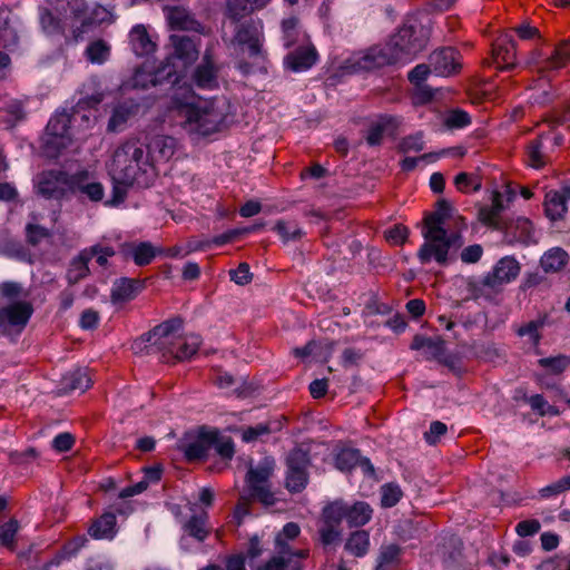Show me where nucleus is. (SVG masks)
Segmentation results:
<instances>
[{"label":"nucleus","mask_w":570,"mask_h":570,"mask_svg":"<svg viewBox=\"0 0 570 570\" xmlns=\"http://www.w3.org/2000/svg\"><path fill=\"white\" fill-rule=\"evenodd\" d=\"M453 213L452 204L442 198L435 203V209L425 215L422 228L424 243L417 252L422 264L435 261L439 265L445 266L458 259L461 232L448 227V220L452 218Z\"/></svg>","instance_id":"nucleus-1"},{"label":"nucleus","mask_w":570,"mask_h":570,"mask_svg":"<svg viewBox=\"0 0 570 570\" xmlns=\"http://www.w3.org/2000/svg\"><path fill=\"white\" fill-rule=\"evenodd\" d=\"M452 311L444 313L438 317L439 323L444 326L448 332L443 336H425L416 334L410 345L411 350L424 351L428 360H436L449 370H451L459 377L462 374V361L460 352L450 353L449 345L452 340H456L459 332L455 331L461 326V304L459 301L451 303Z\"/></svg>","instance_id":"nucleus-2"},{"label":"nucleus","mask_w":570,"mask_h":570,"mask_svg":"<svg viewBox=\"0 0 570 570\" xmlns=\"http://www.w3.org/2000/svg\"><path fill=\"white\" fill-rule=\"evenodd\" d=\"M109 170L114 181L124 186L148 187L156 177L151 160L145 156V145L136 139L115 150Z\"/></svg>","instance_id":"nucleus-3"},{"label":"nucleus","mask_w":570,"mask_h":570,"mask_svg":"<svg viewBox=\"0 0 570 570\" xmlns=\"http://www.w3.org/2000/svg\"><path fill=\"white\" fill-rule=\"evenodd\" d=\"M431 35V21L428 17H407L397 31L386 42L397 63L412 61L423 51Z\"/></svg>","instance_id":"nucleus-4"},{"label":"nucleus","mask_w":570,"mask_h":570,"mask_svg":"<svg viewBox=\"0 0 570 570\" xmlns=\"http://www.w3.org/2000/svg\"><path fill=\"white\" fill-rule=\"evenodd\" d=\"M521 272V265L514 256H504L500 258L492 271L484 278L478 281L469 278L466 291L470 298H491L502 286L517 279Z\"/></svg>","instance_id":"nucleus-5"},{"label":"nucleus","mask_w":570,"mask_h":570,"mask_svg":"<svg viewBox=\"0 0 570 570\" xmlns=\"http://www.w3.org/2000/svg\"><path fill=\"white\" fill-rule=\"evenodd\" d=\"M179 317L167 320L136 338L131 344L135 354H158L163 357L174 355L176 345L174 334L181 327Z\"/></svg>","instance_id":"nucleus-6"},{"label":"nucleus","mask_w":570,"mask_h":570,"mask_svg":"<svg viewBox=\"0 0 570 570\" xmlns=\"http://www.w3.org/2000/svg\"><path fill=\"white\" fill-rule=\"evenodd\" d=\"M184 115L191 128L203 136H208L219 130L226 118L225 100L214 98L188 104Z\"/></svg>","instance_id":"nucleus-7"},{"label":"nucleus","mask_w":570,"mask_h":570,"mask_svg":"<svg viewBox=\"0 0 570 570\" xmlns=\"http://www.w3.org/2000/svg\"><path fill=\"white\" fill-rule=\"evenodd\" d=\"M78 112L66 110L56 112L46 127L45 148L49 157H57L72 140L71 122Z\"/></svg>","instance_id":"nucleus-8"},{"label":"nucleus","mask_w":570,"mask_h":570,"mask_svg":"<svg viewBox=\"0 0 570 570\" xmlns=\"http://www.w3.org/2000/svg\"><path fill=\"white\" fill-rule=\"evenodd\" d=\"M396 60L387 43L374 45L365 50L353 53L345 68L351 72L372 71L390 65H396Z\"/></svg>","instance_id":"nucleus-9"},{"label":"nucleus","mask_w":570,"mask_h":570,"mask_svg":"<svg viewBox=\"0 0 570 570\" xmlns=\"http://www.w3.org/2000/svg\"><path fill=\"white\" fill-rule=\"evenodd\" d=\"M233 43L240 47H247L248 57L257 62L265 60L263 51V22L259 19H249L239 24L235 29Z\"/></svg>","instance_id":"nucleus-10"},{"label":"nucleus","mask_w":570,"mask_h":570,"mask_svg":"<svg viewBox=\"0 0 570 570\" xmlns=\"http://www.w3.org/2000/svg\"><path fill=\"white\" fill-rule=\"evenodd\" d=\"M309 451L301 446L289 451L286 458V488L292 493L303 491L308 482Z\"/></svg>","instance_id":"nucleus-11"},{"label":"nucleus","mask_w":570,"mask_h":570,"mask_svg":"<svg viewBox=\"0 0 570 570\" xmlns=\"http://www.w3.org/2000/svg\"><path fill=\"white\" fill-rule=\"evenodd\" d=\"M274 469V460L265 458L257 466H250L246 474L249 495L265 505L275 503V497L267 487V481Z\"/></svg>","instance_id":"nucleus-12"},{"label":"nucleus","mask_w":570,"mask_h":570,"mask_svg":"<svg viewBox=\"0 0 570 570\" xmlns=\"http://www.w3.org/2000/svg\"><path fill=\"white\" fill-rule=\"evenodd\" d=\"M491 63L499 70H510L517 66V45L511 33H501L493 41L491 59H484L483 66Z\"/></svg>","instance_id":"nucleus-13"},{"label":"nucleus","mask_w":570,"mask_h":570,"mask_svg":"<svg viewBox=\"0 0 570 570\" xmlns=\"http://www.w3.org/2000/svg\"><path fill=\"white\" fill-rule=\"evenodd\" d=\"M33 307L29 302H17L0 309V331L3 334L21 333L28 324Z\"/></svg>","instance_id":"nucleus-14"},{"label":"nucleus","mask_w":570,"mask_h":570,"mask_svg":"<svg viewBox=\"0 0 570 570\" xmlns=\"http://www.w3.org/2000/svg\"><path fill=\"white\" fill-rule=\"evenodd\" d=\"M37 193L46 199L61 200L69 194V173L49 170L39 175Z\"/></svg>","instance_id":"nucleus-15"},{"label":"nucleus","mask_w":570,"mask_h":570,"mask_svg":"<svg viewBox=\"0 0 570 570\" xmlns=\"http://www.w3.org/2000/svg\"><path fill=\"white\" fill-rule=\"evenodd\" d=\"M69 194L97 203L102 200L105 190L104 186L98 181H92L88 170L83 169L69 174Z\"/></svg>","instance_id":"nucleus-16"},{"label":"nucleus","mask_w":570,"mask_h":570,"mask_svg":"<svg viewBox=\"0 0 570 570\" xmlns=\"http://www.w3.org/2000/svg\"><path fill=\"white\" fill-rule=\"evenodd\" d=\"M215 443V431L202 428L193 440H180L178 448L188 460L205 459Z\"/></svg>","instance_id":"nucleus-17"},{"label":"nucleus","mask_w":570,"mask_h":570,"mask_svg":"<svg viewBox=\"0 0 570 570\" xmlns=\"http://www.w3.org/2000/svg\"><path fill=\"white\" fill-rule=\"evenodd\" d=\"M219 68L209 50H206L200 63L195 68L193 82L199 89L212 90L218 87Z\"/></svg>","instance_id":"nucleus-18"},{"label":"nucleus","mask_w":570,"mask_h":570,"mask_svg":"<svg viewBox=\"0 0 570 570\" xmlns=\"http://www.w3.org/2000/svg\"><path fill=\"white\" fill-rule=\"evenodd\" d=\"M176 150V140L170 136L156 135L149 139L145 148V156L156 163L168 161Z\"/></svg>","instance_id":"nucleus-19"},{"label":"nucleus","mask_w":570,"mask_h":570,"mask_svg":"<svg viewBox=\"0 0 570 570\" xmlns=\"http://www.w3.org/2000/svg\"><path fill=\"white\" fill-rule=\"evenodd\" d=\"M196 40H199L198 37H189L186 35H171L170 42L174 47L173 61L178 59L181 61L184 67L191 65L199 55L198 45Z\"/></svg>","instance_id":"nucleus-20"},{"label":"nucleus","mask_w":570,"mask_h":570,"mask_svg":"<svg viewBox=\"0 0 570 570\" xmlns=\"http://www.w3.org/2000/svg\"><path fill=\"white\" fill-rule=\"evenodd\" d=\"M570 200V186H563L559 190H550L544 197V212L550 220H559L567 213V203Z\"/></svg>","instance_id":"nucleus-21"},{"label":"nucleus","mask_w":570,"mask_h":570,"mask_svg":"<svg viewBox=\"0 0 570 570\" xmlns=\"http://www.w3.org/2000/svg\"><path fill=\"white\" fill-rule=\"evenodd\" d=\"M534 228L530 219L518 217L511 222L504 232V240L509 245H529L534 242Z\"/></svg>","instance_id":"nucleus-22"},{"label":"nucleus","mask_w":570,"mask_h":570,"mask_svg":"<svg viewBox=\"0 0 570 570\" xmlns=\"http://www.w3.org/2000/svg\"><path fill=\"white\" fill-rule=\"evenodd\" d=\"M469 98L472 105L485 101H494L498 98L495 86L490 81L478 76L471 77L465 87V99Z\"/></svg>","instance_id":"nucleus-23"},{"label":"nucleus","mask_w":570,"mask_h":570,"mask_svg":"<svg viewBox=\"0 0 570 570\" xmlns=\"http://www.w3.org/2000/svg\"><path fill=\"white\" fill-rule=\"evenodd\" d=\"M429 61L438 76H449L460 67L456 61V51L450 47L433 51Z\"/></svg>","instance_id":"nucleus-24"},{"label":"nucleus","mask_w":570,"mask_h":570,"mask_svg":"<svg viewBox=\"0 0 570 570\" xmlns=\"http://www.w3.org/2000/svg\"><path fill=\"white\" fill-rule=\"evenodd\" d=\"M120 253L125 258H132L138 266H145L151 263L158 250L149 242L125 243L120 247Z\"/></svg>","instance_id":"nucleus-25"},{"label":"nucleus","mask_w":570,"mask_h":570,"mask_svg":"<svg viewBox=\"0 0 570 570\" xmlns=\"http://www.w3.org/2000/svg\"><path fill=\"white\" fill-rule=\"evenodd\" d=\"M195 503H189V510L193 514L184 521L183 531L196 541L204 542L210 533V528L207 525L208 514L207 512L195 513Z\"/></svg>","instance_id":"nucleus-26"},{"label":"nucleus","mask_w":570,"mask_h":570,"mask_svg":"<svg viewBox=\"0 0 570 570\" xmlns=\"http://www.w3.org/2000/svg\"><path fill=\"white\" fill-rule=\"evenodd\" d=\"M91 379L86 368H76L67 372L60 381L59 391L62 394L80 392L83 393L89 389Z\"/></svg>","instance_id":"nucleus-27"},{"label":"nucleus","mask_w":570,"mask_h":570,"mask_svg":"<svg viewBox=\"0 0 570 570\" xmlns=\"http://www.w3.org/2000/svg\"><path fill=\"white\" fill-rule=\"evenodd\" d=\"M130 46L137 57H145L153 53L156 49V43L147 32L144 24H136L129 32Z\"/></svg>","instance_id":"nucleus-28"},{"label":"nucleus","mask_w":570,"mask_h":570,"mask_svg":"<svg viewBox=\"0 0 570 570\" xmlns=\"http://www.w3.org/2000/svg\"><path fill=\"white\" fill-rule=\"evenodd\" d=\"M399 125L395 117L381 116L377 120L370 124L365 140L368 146H379L382 144L383 137L386 132L394 130Z\"/></svg>","instance_id":"nucleus-29"},{"label":"nucleus","mask_w":570,"mask_h":570,"mask_svg":"<svg viewBox=\"0 0 570 570\" xmlns=\"http://www.w3.org/2000/svg\"><path fill=\"white\" fill-rule=\"evenodd\" d=\"M317 60L315 48H299L285 57V66L294 72L309 69Z\"/></svg>","instance_id":"nucleus-30"},{"label":"nucleus","mask_w":570,"mask_h":570,"mask_svg":"<svg viewBox=\"0 0 570 570\" xmlns=\"http://www.w3.org/2000/svg\"><path fill=\"white\" fill-rule=\"evenodd\" d=\"M180 79V71L177 66L173 61V58H166L165 62H163L157 69L151 71V75L148 76V81L153 87L159 85H177Z\"/></svg>","instance_id":"nucleus-31"},{"label":"nucleus","mask_w":570,"mask_h":570,"mask_svg":"<svg viewBox=\"0 0 570 570\" xmlns=\"http://www.w3.org/2000/svg\"><path fill=\"white\" fill-rule=\"evenodd\" d=\"M88 533L97 540H111L117 534V521L115 513L105 512L98 519L94 520L88 529Z\"/></svg>","instance_id":"nucleus-32"},{"label":"nucleus","mask_w":570,"mask_h":570,"mask_svg":"<svg viewBox=\"0 0 570 570\" xmlns=\"http://www.w3.org/2000/svg\"><path fill=\"white\" fill-rule=\"evenodd\" d=\"M91 259L90 253L83 248L70 261L66 273V279L69 285H76L90 274L89 262Z\"/></svg>","instance_id":"nucleus-33"},{"label":"nucleus","mask_w":570,"mask_h":570,"mask_svg":"<svg viewBox=\"0 0 570 570\" xmlns=\"http://www.w3.org/2000/svg\"><path fill=\"white\" fill-rule=\"evenodd\" d=\"M403 548L396 543L380 547L374 570H392L401 564Z\"/></svg>","instance_id":"nucleus-34"},{"label":"nucleus","mask_w":570,"mask_h":570,"mask_svg":"<svg viewBox=\"0 0 570 570\" xmlns=\"http://www.w3.org/2000/svg\"><path fill=\"white\" fill-rule=\"evenodd\" d=\"M144 287L142 282L132 278H120L115 282L111 288V301L114 303L132 299Z\"/></svg>","instance_id":"nucleus-35"},{"label":"nucleus","mask_w":570,"mask_h":570,"mask_svg":"<svg viewBox=\"0 0 570 570\" xmlns=\"http://www.w3.org/2000/svg\"><path fill=\"white\" fill-rule=\"evenodd\" d=\"M549 135H540L535 139H532L527 145L525 156L527 164L533 168H542L549 161V156L544 150L543 140L548 139Z\"/></svg>","instance_id":"nucleus-36"},{"label":"nucleus","mask_w":570,"mask_h":570,"mask_svg":"<svg viewBox=\"0 0 570 570\" xmlns=\"http://www.w3.org/2000/svg\"><path fill=\"white\" fill-rule=\"evenodd\" d=\"M372 512L370 504L366 502L346 503L345 520L350 527H362L371 520Z\"/></svg>","instance_id":"nucleus-37"},{"label":"nucleus","mask_w":570,"mask_h":570,"mask_svg":"<svg viewBox=\"0 0 570 570\" xmlns=\"http://www.w3.org/2000/svg\"><path fill=\"white\" fill-rule=\"evenodd\" d=\"M49 4L59 13L69 9L75 19L82 23L83 17L88 14V7L85 0H48Z\"/></svg>","instance_id":"nucleus-38"},{"label":"nucleus","mask_w":570,"mask_h":570,"mask_svg":"<svg viewBox=\"0 0 570 570\" xmlns=\"http://www.w3.org/2000/svg\"><path fill=\"white\" fill-rule=\"evenodd\" d=\"M567 252L561 248H553L541 257L540 265L546 273H557L567 265Z\"/></svg>","instance_id":"nucleus-39"},{"label":"nucleus","mask_w":570,"mask_h":570,"mask_svg":"<svg viewBox=\"0 0 570 570\" xmlns=\"http://www.w3.org/2000/svg\"><path fill=\"white\" fill-rule=\"evenodd\" d=\"M570 61V41L559 42L553 53L544 61L543 68L548 70L560 69Z\"/></svg>","instance_id":"nucleus-40"},{"label":"nucleus","mask_w":570,"mask_h":570,"mask_svg":"<svg viewBox=\"0 0 570 570\" xmlns=\"http://www.w3.org/2000/svg\"><path fill=\"white\" fill-rule=\"evenodd\" d=\"M370 548V535L364 530L353 532L345 543V549L355 557H364Z\"/></svg>","instance_id":"nucleus-41"},{"label":"nucleus","mask_w":570,"mask_h":570,"mask_svg":"<svg viewBox=\"0 0 570 570\" xmlns=\"http://www.w3.org/2000/svg\"><path fill=\"white\" fill-rule=\"evenodd\" d=\"M108 16L109 11L106 8L102 6L95 7L90 12H88L87 17H83L80 27H77L73 30L75 38L78 39V37L88 31L89 28L106 22L108 20Z\"/></svg>","instance_id":"nucleus-42"},{"label":"nucleus","mask_w":570,"mask_h":570,"mask_svg":"<svg viewBox=\"0 0 570 570\" xmlns=\"http://www.w3.org/2000/svg\"><path fill=\"white\" fill-rule=\"evenodd\" d=\"M18 32L11 24L0 29V47L3 49L12 50L18 45ZM10 63V58L7 53L0 51V69Z\"/></svg>","instance_id":"nucleus-43"},{"label":"nucleus","mask_w":570,"mask_h":570,"mask_svg":"<svg viewBox=\"0 0 570 570\" xmlns=\"http://www.w3.org/2000/svg\"><path fill=\"white\" fill-rule=\"evenodd\" d=\"M345 513L346 502L334 501L323 509L322 523L340 528L342 520L345 519Z\"/></svg>","instance_id":"nucleus-44"},{"label":"nucleus","mask_w":570,"mask_h":570,"mask_svg":"<svg viewBox=\"0 0 570 570\" xmlns=\"http://www.w3.org/2000/svg\"><path fill=\"white\" fill-rule=\"evenodd\" d=\"M85 56L91 63L101 65L108 60L110 47L101 39L95 40L87 46Z\"/></svg>","instance_id":"nucleus-45"},{"label":"nucleus","mask_w":570,"mask_h":570,"mask_svg":"<svg viewBox=\"0 0 570 570\" xmlns=\"http://www.w3.org/2000/svg\"><path fill=\"white\" fill-rule=\"evenodd\" d=\"M136 108V106L129 105L127 102L116 106L108 121V129L110 131L120 130L121 127L130 118V116L135 112Z\"/></svg>","instance_id":"nucleus-46"},{"label":"nucleus","mask_w":570,"mask_h":570,"mask_svg":"<svg viewBox=\"0 0 570 570\" xmlns=\"http://www.w3.org/2000/svg\"><path fill=\"white\" fill-rule=\"evenodd\" d=\"M200 337L196 334H190L185 337V341L179 343V346L174 348V357L176 360H187L195 355L200 346Z\"/></svg>","instance_id":"nucleus-47"},{"label":"nucleus","mask_w":570,"mask_h":570,"mask_svg":"<svg viewBox=\"0 0 570 570\" xmlns=\"http://www.w3.org/2000/svg\"><path fill=\"white\" fill-rule=\"evenodd\" d=\"M360 455L357 449H342L335 456V466L343 472L351 471L358 464Z\"/></svg>","instance_id":"nucleus-48"},{"label":"nucleus","mask_w":570,"mask_h":570,"mask_svg":"<svg viewBox=\"0 0 570 570\" xmlns=\"http://www.w3.org/2000/svg\"><path fill=\"white\" fill-rule=\"evenodd\" d=\"M255 11L249 0H228L226 3V13L233 21H239Z\"/></svg>","instance_id":"nucleus-49"},{"label":"nucleus","mask_w":570,"mask_h":570,"mask_svg":"<svg viewBox=\"0 0 570 570\" xmlns=\"http://www.w3.org/2000/svg\"><path fill=\"white\" fill-rule=\"evenodd\" d=\"M274 230L282 237L284 242L298 240L303 237V229L294 222L278 220Z\"/></svg>","instance_id":"nucleus-50"},{"label":"nucleus","mask_w":570,"mask_h":570,"mask_svg":"<svg viewBox=\"0 0 570 570\" xmlns=\"http://www.w3.org/2000/svg\"><path fill=\"white\" fill-rule=\"evenodd\" d=\"M403 492L399 484L386 483L381 487V504L384 508H392L399 503Z\"/></svg>","instance_id":"nucleus-51"},{"label":"nucleus","mask_w":570,"mask_h":570,"mask_svg":"<svg viewBox=\"0 0 570 570\" xmlns=\"http://www.w3.org/2000/svg\"><path fill=\"white\" fill-rule=\"evenodd\" d=\"M540 367L548 370L552 374H561L570 366V357L566 355H557L543 357L538 361Z\"/></svg>","instance_id":"nucleus-52"},{"label":"nucleus","mask_w":570,"mask_h":570,"mask_svg":"<svg viewBox=\"0 0 570 570\" xmlns=\"http://www.w3.org/2000/svg\"><path fill=\"white\" fill-rule=\"evenodd\" d=\"M39 19L41 28L46 33L58 35L62 32L61 21L48 8L40 9Z\"/></svg>","instance_id":"nucleus-53"},{"label":"nucleus","mask_w":570,"mask_h":570,"mask_svg":"<svg viewBox=\"0 0 570 570\" xmlns=\"http://www.w3.org/2000/svg\"><path fill=\"white\" fill-rule=\"evenodd\" d=\"M282 31L284 46L289 48L294 46L298 37V19L296 17H289L282 21Z\"/></svg>","instance_id":"nucleus-54"},{"label":"nucleus","mask_w":570,"mask_h":570,"mask_svg":"<svg viewBox=\"0 0 570 570\" xmlns=\"http://www.w3.org/2000/svg\"><path fill=\"white\" fill-rule=\"evenodd\" d=\"M19 530V522L16 519H10L8 522L0 525V544L10 549L14 547L16 534Z\"/></svg>","instance_id":"nucleus-55"},{"label":"nucleus","mask_w":570,"mask_h":570,"mask_svg":"<svg viewBox=\"0 0 570 570\" xmlns=\"http://www.w3.org/2000/svg\"><path fill=\"white\" fill-rule=\"evenodd\" d=\"M320 541L326 548L337 544L342 538L341 528L322 523L318 529Z\"/></svg>","instance_id":"nucleus-56"},{"label":"nucleus","mask_w":570,"mask_h":570,"mask_svg":"<svg viewBox=\"0 0 570 570\" xmlns=\"http://www.w3.org/2000/svg\"><path fill=\"white\" fill-rule=\"evenodd\" d=\"M213 448H215L217 454L224 460H232L234 456L235 449L232 438L220 436L217 431H215V443Z\"/></svg>","instance_id":"nucleus-57"},{"label":"nucleus","mask_w":570,"mask_h":570,"mask_svg":"<svg viewBox=\"0 0 570 570\" xmlns=\"http://www.w3.org/2000/svg\"><path fill=\"white\" fill-rule=\"evenodd\" d=\"M273 432L271 422H261L254 426H248L243 430L242 438L245 442H252L258 440L263 435H267Z\"/></svg>","instance_id":"nucleus-58"},{"label":"nucleus","mask_w":570,"mask_h":570,"mask_svg":"<svg viewBox=\"0 0 570 570\" xmlns=\"http://www.w3.org/2000/svg\"><path fill=\"white\" fill-rule=\"evenodd\" d=\"M169 20L173 27L188 30L194 29L196 21L191 19L184 10L174 8L169 13Z\"/></svg>","instance_id":"nucleus-59"},{"label":"nucleus","mask_w":570,"mask_h":570,"mask_svg":"<svg viewBox=\"0 0 570 570\" xmlns=\"http://www.w3.org/2000/svg\"><path fill=\"white\" fill-rule=\"evenodd\" d=\"M50 236V230L41 225L28 224L26 226L27 242L32 246L39 245L42 239L48 238Z\"/></svg>","instance_id":"nucleus-60"},{"label":"nucleus","mask_w":570,"mask_h":570,"mask_svg":"<svg viewBox=\"0 0 570 570\" xmlns=\"http://www.w3.org/2000/svg\"><path fill=\"white\" fill-rule=\"evenodd\" d=\"M423 149H424V140H423L422 132H416L414 135L404 137L399 145V150L404 154L411 153V151L417 153Z\"/></svg>","instance_id":"nucleus-61"},{"label":"nucleus","mask_w":570,"mask_h":570,"mask_svg":"<svg viewBox=\"0 0 570 570\" xmlns=\"http://www.w3.org/2000/svg\"><path fill=\"white\" fill-rule=\"evenodd\" d=\"M544 318H539L535 321H530L529 323L520 326L517 330V334L519 336H529L534 343H539L541 336L539 330L544 326Z\"/></svg>","instance_id":"nucleus-62"},{"label":"nucleus","mask_w":570,"mask_h":570,"mask_svg":"<svg viewBox=\"0 0 570 570\" xmlns=\"http://www.w3.org/2000/svg\"><path fill=\"white\" fill-rule=\"evenodd\" d=\"M432 67L425 63L415 66L407 75L410 82L413 86L426 83L428 78L433 73Z\"/></svg>","instance_id":"nucleus-63"},{"label":"nucleus","mask_w":570,"mask_h":570,"mask_svg":"<svg viewBox=\"0 0 570 570\" xmlns=\"http://www.w3.org/2000/svg\"><path fill=\"white\" fill-rule=\"evenodd\" d=\"M435 90L428 83L414 86L413 101L415 105H424L434 98Z\"/></svg>","instance_id":"nucleus-64"}]
</instances>
